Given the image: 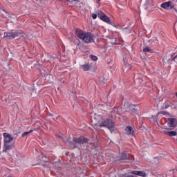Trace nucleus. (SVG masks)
<instances>
[{
  "label": "nucleus",
  "mask_w": 177,
  "mask_h": 177,
  "mask_svg": "<svg viewBox=\"0 0 177 177\" xmlns=\"http://www.w3.org/2000/svg\"><path fill=\"white\" fill-rule=\"evenodd\" d=\"M1 38H7V39H15V38H19V37H22L24 39H28V36L26 33L23 32L21 30H12L10 32H5L3 35L0 34Z\"/></svg>",
  "instance_id": "f257e3e1"
},
{
  "label": "nucleus",
  "mask_w": 177,
  "mask_h": 177,
  "mask_svg": "<svg viewBox=\"0 0 177 177\" xmlns=\"http://www.w3.org/2000/svg\"><path fill=\"white\" fill-rule=\"evenodd\" d=\"M75 32L77 37L84 42H86V44L95 42V36L92 33L84 32L80 29H77Z\"/></svg>",
  "instance_id": "f03ea898"
},
{
  "label": "nucleus",
  "mask_w": 177,
  "mask_h": 177,
  "mask_svg": "<svg viewBox=\"0 0 177 177\" xmlns=\"http://www.w3.org/2000/svg\"><path fill=\"white\" fill-rule=\"evenodd\" d=\"M89 140L84 136H80L79 138H73L71 141V138L66 140V143H68L71 149H77L78 146H81L85 143H88Z\"/></svg>",
  "instance_id": "7ed1b4c3"
},
{
  "label": "nucleus",
  "mask_w": 177,
  "mask_h": 177,
  "mask_svg": "<svg viewBox=\"0 0 177 177\" xmlns=\"http://www.w3.org/2000/svg\"><path fill=\"white\" fill-rule=\"evenodd\" d=\"M95 126L108 128L111 133L114 132V122L110 119H107L106 120H102L101 122H98L97 124H95Z\"/></svg>",
  "instance_id": "20e7f679"
},
{
  "label": "nucleus",
  "mask_w": 177,
  "mask_h": 177,
  "mask_svg": "<svg viewBox=\"0 0 177 177\" xmlns=\"http://www.w3.org/2000/svg\"><path fill=\"white\" fill-rule=\"evenodd\" d=\"M160 6L163 9H166L167 10H169V9H174V8L175 7V5L172 1H167L162 3Z\"/></svg>",
  "instance_id": "39448f33"
},
{
  "label": "nucleus",
  "mask_w": 177,
  "mask_h": 177,
  "mask_svg": "<svg viewBox=\"0 0 177 177\" xmlns=\"http://www.w3.org/2000/svg\"><path fill=\"white\" fill-rule=\"evenodd\" d=\"M167 124L170 128H175L177 125V120L176 118H168Z\"/></svg>",
  "instance_id": "423d86ee"
},
{
  "label": "nucleus",
  "mask_w": 177,
  "mask_h": 177,
  "mask_svg": "<svg viewBox=\"0 0 177 177\" xmlns=\"http://www.w3.org/2000/svg\"><path fill=\"white\" fill-rule=\"evenodd\" d=\"M127 110L133 113V114H138V106L135 104H130L127 107Z\"/></svg>",
  "instance_id": "0eeeda50"
},
{
  "label": "nucleus",
  "mask_w": 177,
  "mask_h": 177,
  "mask_svg": "<svg viewBox=\"0 0 177 177\" xmlns=\"http://www.w3.org/2000/svg\"><path fill=\"white\" fill-rule=\"evenodd\" d=\"M3 136L4 143H10L13 140V137L8 133H4Z\"/></svg>",
  "instance_id": "6e6552de"
},
{
  "label": "nucleus",
  "mask_w": 177,
  "mask_h": 177,
  "mask_svg": "<svg viewBox=\"0 0 177 177\" xmlns=\"http://www.w3.org/2000/svg\"><path fill=\"white\" fill-rule=\"evenodd\" d=\"M9 150H12V145L10 142H4L3 151H4V153H7Z\"/></svg>",
  "instance_id": "1a4fd4ad"
},
{
  "label": "nucleus",
  "mask_w": 177,
  "mask_h": 177,
  "mask_svg": "<svg viewBox=\"0 0 177 177\" xmlns=\"http://www.w3.org/2000/svg\"><path fill=\"white\" fill-rule=\"evenodd\" d=\"M135 133V131L132 128V127H127L125 129V133L126 135L133 136V133Z\"/></svg>",
  "instance_id": "9d476101"
},
{
  "label": "nucleus",
  "mask_w": 177,
  "mask_h": 177,
  "mask_svg": "<svg viewBox=\"0 0 177 177\" xmlns=\"http://www.w3.org/2000/svg\"><path fill=\"white\" fill-rule=\"evenodd\" d=\"M42 77H44L48 82H52L53 78H55L52 74L42 73Z\"/></svg>",
  "instance_id": "9b49d317"
},
{
  "label": "nucleus",
  "mask_w": 177,
  "mask_h": 177,
  "mask_svg": "<svg viewBox=\"0 0 177 177\" xmlns=\"http://www.w3.org/2000/svg\"><path fill=\"white\" fill-rule=\"evenodd\" d=\"M131 174L133 175H138V176L146 177V172L143 171H133Z\"/></svg>",
  "instance_id": "f8f14e48"
},
{
  "label": "nucleus",
  "mask_w": 177,
  "mask_h": 177,
  "mask_svg": "<svg viewBox=\"0 0 177 177\" xmlns=\"http://www.w3.org/2000/svg\"><path fill=\"white\" fill-rule=\"evenodd\" d=\"M163 133H165V135H167V136H176L177 131H163Z\"/></svg>",
  "instance_id": "ddd939ff"
},
{
  "label": "nucleus",
  "mask_w": 177,
  "mask_h": 177,
  "mask_svg": "<svg viewBox=\"0 0 177 177\" xmlns=\"http://www.w3.org/2000/svg\"><path fill=\"white\" fill-rule=\"evenodd\" d=\"M98 110L100 113H106V106L103 104H100L98 105Z\"/></svg>",
  "instance_id": "4468645a"
},
{
  "label": "nucleus",
  "mask_w": 177,
  "mask_h": 177,
  "mask_svg": "<svg viewBox=\"0 0 177 177\" xmlns=\"http://www.w3.org/2000/svg\"><path fill=\"white\" fill-rule=\"evenodd\" d=\"M101 20L105 23H107L108 24H111V20H110V17H109L107 15H105Z\"/></svg>",
  "instance_id": "2eb2a0df"
},
{
  "label": "nucleus",
  "mask_w": 177,
  "mask_h": 177,
  "mask_svg": "<svg viewBox=\"0 0 177 177\" xmlns=\"http://www.w3.org/2000/svg\"><path fill=\"white\" fill-rule=\"evenodd\" d=\"M120 160H129V156L127 155L125 153L122 152L120 154Z\"/></svg>",
  "instance_id": "dca6fc26"
},
{
  "label": "nucleus",
  "mask_w": 177,
  "mask_h": 177,
  "mask_svg": "<svg viewBox=\"0 0 177 177\" xmlns=\"http://www.w3.org/2000/svg\"><path fill=\"white\" fill-rule=\"evenodd\" d=\"M43 169L44 172H48L50 171V164L43 165Z\"/></svg>",
  "instance_id": "f3484780"
},
{
  "label": "nucleus",
  "mask_w": 177,
  "mask_h": 177,
  "mask_svg": "<svg viewBox=\"0 0 177 177\" xmlns=\"http://www.w3.org/2000/svg\"><path fill=\"white\" fill-rule=\"evenodd\" d=\"M96 13L98 17L100 19V20L106 16V14H104L103 12L100 10H97Z\"/></svg>",
  "instance_id": "a211bd4d"
},
{
  "label": "nucleus",
  "mask_w": 177,
  "mask_h": 177,
  "mask_svg": "<svg viewBox=\"0 0 177 177\" xmlns=\"http://www.w3.org/2000/svg\"><path fill=\"white\" fill-rule=\"evenodd\" d=\"M81 68H82L84 71H89V65L88 64L82 65Z\"/></svg>",
  "instance_id": "6ab92c4d"
},
{
  "label": "nucleus",
  "mask_w": 177,
  "mask_h": 177,
  "mask_svg": "<svg viewBox=\"0 0 177 177\" xmlns=\"http://www.w3.org/2000/svg\"><path fill=\"white\" fill-rule=\"evenodd\" d=\"M143 52L146 53V52H149L150 53H153V50L150 48L149 47H146L143 49Z\"/></svg>",
  "instance_id": "aec40b11"
},
{
  "label": "nucleus",
  "mask_w": 177,
  "mask_h": 177,
  "mask_svg": "<svg viewBox=\"0 0 177 177\" xmlns=\"http://www.w3.org/2000/svg\"><path fill=\"white\" fill-rule=\"evenodd\" d=\"M172 104L169 102V101L165 102V109H168V107H171Z\"/></svg>",
  "instance_id": "412c9836"
},
{
  "label": "nucleus",
  "mask_w": 177,
  "mask_h": 177,
  "mask_svg": "<svg viewBox=\"0 0 177 177\" xmlns=\"http://www.w3.org/2000/svg\"><path fill=\"white\" fill-rule=\"evenodd\" d=\"M34 130H30L29 131H26L24 133H22V138H24L26 136H27V135H30V133H31V132H33Z\"/></svg>",
  "instance_id": "4be33fe9"
},
{
  "label": "nucleus",
  "mask_w": 177,
  "mask_h": 177,
  "mask_svg": "<svg viewBox=\"0 0 177 177\" xmlns=\"http://www.w3.org/2000/svg\"><path fill=\"white\" fill-rule=\"evenodd\" d=\"M161 160V157L160 156H156L153 158V162L155 163V164H157V162H158V161H160Z\"/></svg>",
  "instance_id": "5701e85b"
},
{
  "label": "nucleus",
  "mask_w": 177,
  "mask_h": 177,
  "mask_svg": "<svg viewBox=\"0 0 177 177\" xmlns=\"http://www.w3.org/2000/svg\"><path fill=\"white\" fill-rule=\"evenodd\" d=\"M118 111V108H113V111H111V115H113L114 113H117V111Z\"/></svg>",
  "instance_id": "b1692460"
},
{
  "label": "nucleus",
  "mask_w": 177,
  "mask_h": 177,
  "mask_svg": "<svg viewBox=\"0 0 177 177\" xmlns=\"http://www.w3.org/2000/svg\"><path fill=\"white\" fill-rule=\"evenodd\" d=\"M91 60H93V62H96V60H97V57L94 55H91Z\"/></svg>",
  "instance_id": "393cba45"
},
{
  "label": "nucleus",
  "mask_w": 177,
  "mask_h": 177,
  "mask_svg": "<svg viewBox=\"0 0 177 177\" xmlns=\"http://www.w3.org/2000/svg\"><path fill=\"white\" fill-rule=\"evenodd\" d=\"M91 17L95 20L97 17V14L93 13Z\"/></svg>",
  "instance_id": "a878e982"
},
{
  "label": "nucleus",
  "mask_w": 177,
  "mask_h": 177,
  "mask_svg": "<svg viewBox=\"0 0 177 177\" xmlns=\"http://www.w3.org/2000/svg\"><path fill=\"white\" fill-rule=\"evenodd\" d=\"M171 109H173L174 110H177V104H171Z\"/></svg>",
  "instance_id": "bb28decb"
},
{
  "label": "nucleus",
  "mask_w": 177,
  "mask_h": 177,
  "mask_svg": "<svg viewBox=\"0 0 177 177\" xmlns=\"http://www.w3.org/2000/svg\"><path fill=\"white\" fill-rule=\"evenodd\" d=\"M123 60L126 62V66L129 67V64L128 63V61H125V58H123Z\"/></svg>",
  "instance_id": "cd10ccee"
},
{
  "label": "nucleus",
  "mask_w": 177,
  "mask_h": 177,
  "mask_svg": "<svg viewBox=\"0 0 177 177\" xmlns=\"http://www.w3.org/2000/svg\"><path fill=\"white\" fill-rule=\"evenodd\" d=\"M48 117H53V114H52V113H48Z\"/></svg>",
  "instance_id": "c85d7f7f"
},
{
  "label": "nucleus",
  "mask_w": 177,
  "mask_h": 177,
  "mask_svg": "<svg viewBox=\"0 0 177 177\" xmlns=\"http://www.w3.org/2000/svg\"><path fill=\"white\" fill-rule=\"evenodd\" d=\"M159 114H164V115H165V112L162 111V112H160Z\"/></svg>",
  "instance_id": "c756f323"
},
{
  "label": "nucleus",
  "mask_w": 177,
  "mask_h": 177,
  "mask_svg": "<svg viewBox=\"0 0 177 177\" xmlns=\"http://www.w3.org/2000/svg\"><path fill=\"white\" fill-rule=\"evenodd\" d=\"M74 1H78V0H71V2H74Z\"/></svg>",
  "instance_id": "7c9ffc66"
},
{
  "label": "nucleus",
  "mask_w": 177,
  "mask_h": 177,
  "mask_svg": "<svg viewBox=\"0 0 177 177\" xmlns=\"http://www.w3.org/2000/svg\"><path fill=\"white\" fill-rule=\"evenodd\" d=\"M40 128H41V127H37V130H39V129H40Z\"/></svg>",
  "instance_id": "2f4dec72"
},
{
  "label": "nucleus",
  "mask_w": 177,
  "mask_h": 177,
  "mask_svg": "<svg viewBox=\"0 0 177 177\" xmlns=\"http://www.w3.org/2000/svg\"><path fill=\"white\" fill-rule=\"evenodd\" d=\"M115 45H118V43H115Z\"/></svg>",
  "instance_id": "473e14b6"
},
{
  "label": "nucleus",
  "mask_w": 177,
  "mask_h": 177,
  "mask_svg": "<svg viewBox=\"0 0 177 177\" xmlns=\"http://www.w3.org/2000/svg\"><path fill=\"white\" fill-rule=\"evenodd\" d=\"M55 120H57V117L55 118Z\"/></svg>",
  "instance_id": "72a5a7b5"
},
{
  "label": "nucleus",
  "mask_w": 177,
  "mask_h": 177,
  "mask_svg": "<svg viewBox=\"0 0 177 177\" xmlns=\"http://www.w3.org/2000/svg\"><path fill=\"white\" fill-rule=\"evenodd\" d=\"M64 142H66V139H64Z\"/></svg>",
  "instance_id": "f704fd0d"
}]
</instances>
